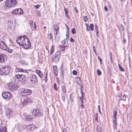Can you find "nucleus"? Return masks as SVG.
<instances>
[{
  "mask_svg": "<svg viewBox=\"0 0 132 132\" xmlns=\"http://www.w3.org/2000/svg\"><path fill=\"white\" fill-rule=\"evenodd\" d=\"M20 81H23L22 82H24V83L26 82V80L25 78L26 77L24 75H20Z\"/></svg>",
  "mask_w": 132,
  "mask_h": 132,
  "instance_id": "obj_18",
  "label": "nucleus"
},
{
  "mask_svg": "<svg viewBox=\"0 0 132 132\" xmlns=\"http://www.w3.org/2000/svg\"><path fill=\"white\" fill-rule=\"evenodd\" d=\"M6 50L9 53H11L12 52V49H10L9 47H7Z\"/></svg>",
  "mask_w": 132,
  "mask_h": 132,
  "instance_id": "obj_31",
  "label": "nucleus"
},
{
  "mask_svg": "<svg viewBox=\"0 0 132 132\" xmlns=\"http://www.w3.org/2000/svg\"><path fill=\"white\" fill-rule=\"evenodd\" d=\"M95 30L96 31V32H98V31L97 29V28L95 29Z\"/></svg>",
  "mask_w": 132,
  "mask_h": 132,
  "instance_id": "obj_58",
  "label": "nucleus"
},
{
  "mask_svg": "<svg viewBox=\"0 0 132 132\" xmlns=\"http://www.w3.org/2000/svg\"><path fill=\"white\" fill-rule=\"evenodd\" d=\"M61 89L63 93H66V88L64 86H62Z\"/></svg>",
  "mask_w": 132,
  "mask_h": 132,
  "instance_id": "obj_24",
  "label": "nucleus"
},
{
  "mask_svg": "<svg viewBox=\"0 0 132 132\" xmlns=\"http://www.w3.org/2000/svg\"><path fill=\"white\" fill-rule=\"evenodd\" d=\"M16 0H7L5 2L6 6L8 8L15 6L16 4Z\"/></svg>",
  "mask_w": 132,
  "mask_h": 132,
  "instance_id": "obj_2",
  "label": "nucleus"
},
{
  "mask_svg": "<svg viewBox=\"0 0 132 132\" xmlns=\"http://www.w3.org/2000/svg\"><path fill=\"white\" fill-rule=\"evenodd\" d=\"M0 132H7L6 127H3L0 128Z\"/></svg>",
  "mask_w": 132,
  "mask_h": 132,
  "instance_id": "obj_27",
  "label": "nucleus"
},
{
  "mask_svg": "<svg viewBox=\"0 0 132 132\" xmlns=\"http://www.w3.org/2000/svg\"><path fill=\"white\" fill-rule=\"evenodd\" d=\"M98 59L100 61V63H101V62H102V59H101L100 58V57L99 56H98Z\"/></svg>",
  "mask_w": 132,
  "mask_h": 132,
  "instance_id": "obj_52",
  "label": "nucleus"
},
{
  "mask_svg": "<svg viewBox=\"0 0 132 132\" xmlns=\"http://www.w3.org/2000/svg\"><path fill=\"white\" fill-rule=\"evenodd\" d=\"M27 37L26 36L24 35L22 36H19L17 37L16 39V42L21 46H22V43L25 38Z\"/></svg>",
  "mask_w": 132,
  "mask_h": 132,
  "instance_id": "obj_8",
  "label": "nucleus"
},
{
  "mask_svg": "<svg viewBox=\"0 0 132 132\" xmlns=\"http://www.w3.org/2000/svg\"><path fill=\"white\" fill-rule=\"evenodd\" d=\"M95 119L97 121H98V118L97 117H95Z\"/></svg>",
  "mask_w": 132,
  "mask_h": 132,
  "instance_id": "obj_63",
  "label": "nucleus"
},
{
  "mask_svg": "<svg viewBox=\"0 0 132 132\" xmlns=\"http://www.w3.org/2000/svg\"><path fill=\"white\" fill-rule=\"evenodd\" d=\"M31 44L28 38L27 37L24 39L23 43L22 46L23 48L26 49L29 48L31 46Z\"/></svg>",
  "mask_w": 132,
  "mask_h": 132,
  "instance_id": "obj_3",
  "label": "nucleus"
},
{
  "mask_svg": "<svg viewBox=\"0 0 132 132\" xmlns=\"http://www.w3.org/2000/svg\"><path fill=\"white\" fill-rule=\"evenodd\" d=\"M81 108H84V106L83 104V101H82V100H81Z\"/></svg>",
  "mask_w": 132,
  "mask_h": 132,
  "instance_id": "obj_43",
  "label": "nucleus"
},
{
  "mask_svg": "<svg viewBox=\"0 0 132 132\" xmlns=\"http://www.w3.org/2000/svg\"><path fill=\"white\" fill-rule=\"evenodd\" d=\"M74 98V94L72 93L70 95V99H73Z\"/></svg>",
  "mask_w": 132,
  "mask_h": 132,
  "instance_id": "obj_34",
  "label": "nucleus"
},
{
  "mask_svg": "<svg viewBox=\"0 0 132 132\" xmlns=\"http://www.w3.org/2000/svg\"><path fill=\"white\" fill-rule=\"evenodd\" d=\"M54 73V75L57 76V75L58 71L57 70V67L56 65L53 66Z\"/></svg>",
  "mask_w": 132,
  "mask_h": 132,
  "instance_id": "obj_20",
  "label": "nucleus"
},
{
  "mask_svg": "<svg viewBox=\"0 0 132 132\" xmlns=\"http://www.w3.org/2000/svg\"><path fill=\"white\" fill-rule=\"evenodd\" d=\"M96 36L97 37H98V32H96Z\"/></svg>",
  "mask_w": 132,
  "mask_h": 132,
  "instance_id": "obj_60",
  "label": "nucleus"
},
{
  "mask_svg": "<svg viewBox=\"0 0 132 132\" xmlns=\"http://www.w3.org/2000/svg\"><path fill=\"white\" fill-rule=\"evenodd\" d=\"M97 72L98 75L100 76V75L101 74V72L98 70H97Z\"/></svg>",
  "mask_w": 132,
  "mask_h": 132,
  "instance_id": "obj_39",
  "label": "nucleus"
},
{
  "mask_svg": "<svg viewBox=\"0 0 132 132\" xmlns=\"http://www.w3.org/2000/svg\"><path fill=\"white\" fill-rule=\"evenodd\" d=\"M36 22H34V29L35 30H36Z\"/></svg>",
  "mask_w": 132,
  "mask_h": 132,
  "instance_id": "obj_49",
  "label": "nucleus"
},
{
  "mask_svg": "<svg viewBox=\"0 0 132 132\" xmlns=\"http://www.w3.org/2000/svg\"><path fill=\"white\" fill-rule=\"evenodd\" d=\"M32 115L34 118L36 117L40 116L41 115L40 111L38 109H34L33 111H31Z\"/></svg>",
  "mask_w": 132,
  "mask_h": 132,
  "instance_id": "obj_9",
  "label": "nucleus"
},
{
  "mask_svg": "<svg viewBox=\"0 0 132 132\" xmlns=\"http://www.w3.org/2000/svg\"><path fill=\"white\" fill-rule=\"evenodd\" d=\"M19 87V85L16 84H9L8 85V88L11 91L16 90Z\"/></svg>",
  "mask_w": 132,
  "mask_h": 132,
  "instance_id": "obj_7",
  "label": "nucleus"
},
{
  "mask_svg": "<svg viewBox=\"0 0 132 132\" xmlns=\"http://www.w3.org/2000/svg\"><path fill=\"white\" fill-rule=\"evenodd\" d=\"M127 96V95H126L124 94L123 98H125V97Z\"/></svg>",
  "mask_w": 132,
  "mask_h": 132,
  "instance_id": "obj_62",
  "label": "nucleus"
},
{
  "mask_svg": "<svg viewBox=\"0 0 132 132\" xmlns=\"http://www.w3.org/2000/svg\"><path fill=\"white\" fill-rule=\"evenodd\" d=\"M34 118V117L31 115H27L24 116V118L27 121H30Z\"/></svg>",
  "mask_w": 132,
  "mask_h": 132,
  "instance_id": "obj_14",
  "label": "nucleus"
},
{
  "mask_svg": "<svg viewBox=\"0 0 132 132\" xmlns=\"http://www.w3.org/2000/svg\"><path fill=\"white\" fill-rule=\"evenodd\" d=\"M26 127L28 129H29L32 131L34 130L35 129V126L33 124H31V125H28V126H27Z\"/></svg>",
  "mask_w": 132,
  "mask_h": 132,
  "instance_id": "obj_17",
  "label": "nucleus"
},
{
  "mask_svg": "<svg viewBox=\"0 0 132 132\" xmlns=\"http://www.w3.org/2000/svg\"><path fill=\"white\" fill-rule=\"evenodd\" d=\"M5 54H4L2 53L0 55V62H3L4 60V57Z\"/></svg>",
  "mask_w": 132,
  "mask_h": 132,
  "instance_id": "obj_21",
  "label": "nucleus"
},
{
  "mask_svg": "<svg viewBox=\"0 0 132 132\" xmlns=\"http://www.w3.org/2000/svg\"><path fill=\"white\" fill-rule=\"evenodd\" d=\"M16 70L17 72H23L24 71V70H23V69L20 68H17Z\"/></svg>",
  "mask_w": 132,
  "mask_h": 132,
  "instance_id": "obj_28",
  "label": "nucleus"
},
{
  "mask_svg": "<svg viewBox=\"0 0 132 132\" xmlns=\"http://www.w3.org/2000/svg\"><path fill=\"white\" fill-rule=\"evenodd\" d=\"M104 10H105L106 11H108V9L107 8V7L106 6H105L104 7Z\"/></svg>",
  "mask_w": 132,
  "mask_h": 132,
  "instance_id": "obj_46",
  "label": "nucleus"
},
{
  "mask_svg": "<svg viewBox=\"0 0 132 132\" xmlns=\"http://www.w3.org/2000/svg\"><path fill=\"white\" fill-rule=\"evenodd\" d=\"M71 31L72 34H75L76 33L75 29V28H73L72 29Z\"/></svg>",
  "mask_w": 132,
  "mask_h": 132,
  "instance_id": "obj_35",
  "label": "nucleus"
},
{
  "mask_svg": "<svg viewBox=\"0 0 132 132\" xmlns=\"http://www.w3.org/2000/svg\"><path fill=\"white\" fill-rule=\"evenodd\" d=\"M62 43L63 45H64L65 44V40H64L62 41Z\"/></svg>",
  "mask_w": 132,
  "mask_h": 132,
  "instance_id": "obj_53",
  "label": "nucleus"
},
{
  "mask_svg": "<svg viewBox=\"0 0 132 132\" xmlns=\"http://www.w3.org/2000/svg\"><path fill=\"white\" fill-rule=\"evenodd\" d=\"M21 92L23 96H27L31 94L32 90L29 89L22 88L21 90Z\"/></svg>",
  "mask_w": 132,
  "mask_h": 132,
  "instance_id": "obj_5",
  "label": "nucleus"
},
{
  "mask_svg": "<svg viewBox=\"0 0 132 132\" xmlns=\"http://www.w3.org/2000/svg\"><path fill=\"white\" fill-rule=\"evenodd\" d=\"M62 99H65V97L64 96V94H62Z\"/></svg>",
  "mask_w": 132,
  "mask_h": 132,
  "instance_id": "obj_50",
  "label": "nucleus"
},
{
  "mask_svg": "<svg viewBox=\"0 0 132 132\" xmlns=\"http://www.w3.org/2000/svg\"><path fill=\"white\" fill-rule=\"evenodd\" d=\"M97 26L95 24V29L97 28Z\"/></svg>",
  "mask_w": 132,
  "mask_h": 132,
  "instance_id": "obj_64",
  "label": "nucleus"
},
{
  "mask_svg": "<svg viewBox=\"0 0 132 132\" xmlns=\"http://www.w3.org/2000/svg\"><path fill=\"white\" fill-rule=\"evenodd\" d=\"M118 66L121 71H124V69L122 67H121V65L120 64H118Z\"/></svg>",
  "mask_w": 132,
  "mask_h": 132,
  "instance_id": "obj_32",
  "label": "nucleus"
},
{
  "mask_svg": "<svg viewBox=\"0 0 132 132\" xmlns=\"http://www.w3.org/2000/svg\"><path fill=\"white\" fill-rule=\"evenodd\" d=\"M40 6V5H37L35 6V8L36 9H38Z\"/></svg>",
  "mask_w": 132,
  "mask_h": 132,
  "instance_id": "obj_45",
  "label": "nucleus"
},
{
  "mask_svg": "<svg viewBox=\"0 0 132 132\" xmlns=\"http://www.w3.org/2000/svg\"><path fill=\"white\" fill-rule=\"evenodd\" d=\"M61 72L62 74H63V69H61Z\"/></svg>",
  "mask_w": 132,
  "mask_h": 132,
  "instance_id": "obj_59",
  "label": "nucleus"
},
{
  "mask_svg": "<svg viewBox=\"0 0 132 132\" xmlns=\"http://www.w3.org/2000/svg\"><path fill=\"white\" fill-rule=\"evenodd\" d=\"M5 113L6 115L9 117H11L13 116L12 111L11 108L6 109Z\"/></svg>",
  "mask_w": 132,
  "mask_h": 132,
  "instance_id": "obj_11",
  "label": "nucleus"
},
{
  "mask_svg": "<svg viewBox=\"0 0 132 132\" xmlns=\"http://www.w3.org/2000/svg\"><path fill=\"white\" fill-rule=\"evenodd\" d=\"M70 41L72 42H73L74 41V40L71 37Z\"/></svg>",
  "mask_w": 132,
  "mask_h": 132,
  "instance_id": "obj_47",
  "label": "nucleus"
},
{
  "mask_svg": "<svg viewBox=\"0 0 132 132\" xmlns=\"http://www.w3.org/2000/svg\"><path fill=\"white\" fill-rule=\"evenodd\" d=\"M36 14L38 16H41V15H40V13L39 11H37L36 13Z\"/></svg>",
  "mask_w": 132,
  "mask_h": 132,
  "instance_id": "obj_40",
  "label": "nucleus"
},
{
  "mask_svg": "<svg viewBox=\"0 0 132 132\" xmlns=\"http://www.w3.org/2000/svg\"><path fill=\"white\" fill-rule=\"evenodd\" d=\"M117 112L116 110H114L113 112V117L114 118L113 120H117Z\"/></svg>",
  "mask_w": 132,
  "mask_h": 132,
  "instance_id": "obj_23",
  "label": "nucleus"
},
{
  "mask_svg": "<svg viewBox=\"0 0 132 132\" xmlns=\"http://www.w3.org/2000/svg\"><path fill=\"white\" fill-rule=\"evenodd\" d=\"M60 57V52L57 51L53 55L52 59V61L53 62L57 63L58 62Z\"/></svg>",
  "mask_w": 132,
  "mask_h": 132,
  "instance_id": "obj_4",
  "label": "nucleus"
},
{
  "mask_svg": "<svg viewBox=\"0 0 132 132\" xmlns=\"http://www.w3.org/2000/svg\"><path fill=\"white\" fill-rule=\"evenodd\" d=\"M75 10L76 11V13H78V11L76 9V7L75 8Z\"/></svg>",
  "mask_w": 132,
  "mask_h": 132,
  "instance_id": "obj_61",
  "label": "nucleus"
},
{
  "mask_svg": "<svg viewBox=\"0 0 132 132\" xmlns=\"http://www.w3.org/2000/svg\"><path fill=\"white\" fill-rule=\"evenodd\" d=\"M54 46L53 45H52L51 48V51L50 52V54L51 55L54 52Z\"/></svg>",
  "mask_w": 132,
  "mask_h": 132,
  "instance_id": "obj_30",
  "label": "nucleus"
},
{
  "mask_svg": "<svg viewBox=\"0 0 132 132\" xmlns=\"http://www.w3.org/2000/svg\"><path fill=\"white\" fill-rule=\"evenodd\" d=\"M52 37V36L51 33L50 34L48 35V38L50 40H51Z\"/></svg>",
  "mask_w": 132,
  "mask_h": 132,
  "instance_id": "obj_38",
  "label": "nucleus"
},
{
  "mask_svg": "<svg viewBox=\"0 0 132 132\" xmlns=\"http://www.w3.org/2000/svg\"><path fill=\"white\" fill-rule=\"evenodd\" d=\"M64 11L65 13V15L68 18H69V15H68V11L67 9L65 8V7L64 8Z\"/></svg>",
  "mask_w": 132,
  "mask_h": 132,
  "instance_id": "obj_26",
  "label": "nucleus"
},
{
  "mask_svg": "<svg viewBox=\"0 0 132 132\" xmlns=\"http://www.w3.org/2000/svg\"><path fill=\"white\" fill-rule=\"evenodd\" d=\"M7 46L3 42H0V47L2 49L6 50Z\"/></svg>",
  "mask_w": 132,
  "mask_h": 132,
  "instance_id": "obj_16",
  "label": "nucleus"
},
{
  "mask_svg": "<svg viewBox=\"0 0 132 132\" xmlns=\"http://www.w3.org/2000/svg\"><path fill=\"white\" fill-rule=\"evenodd\" d=\"M120 29L121 30H124V27L123 26V25H122V24L120 25Z\"/></svg>",
  "mask_w": 132,
  "mask_h": 132,
  "instance_id": "obj_44",
  "label": "nucleus"
},
{
  "mask_svg": "<svg viewBox=\"0 0 132 132\" xmlns=\"http://www.w3.org/2000/svg\"><path fill=\"white\" fill-rule=\"evenodd\" d=\"M20 75L18 74L15 76V77H13V79H14V81L15 82H18L20 81Z\"/></svg>",
  "mask_w": 132,
  "mask_h": 132,
  "instance_id": "obj_15",
  "label": "nucleus"
},
{
  "mask_svg": "<svg viewBox=\"0 0 132 132\" xmlns=\"http://www.w3.org/2000/svg\"><path fill=\"white\" fill-rule=\"evenodd\" d=\"M67 33H69L68 32L69 31V28L68 27L67 28Z\"/></svg>",
  "mask_w": 132,
  "mask_h": 132,
  "instance_id": "obj_57",
  "label": "nucleus"
},
{
  "mask_svg": "<svg viewBox=\"0 0 132 132\" xmlns=\"http://www.w3.org/2000/svg\"><path fill=\"white\" fill-rule=\"evenodd\" d=\"M96 130L98 132H102L101 127L99 126H98L96 128Z\"/></svg>",
  "mask_w": 132,
  "mask_h": 132,
  "instance_id": "obj_25",
  "label": "nucleus"
},
{
  "mask_svg": "<svg viewBox=\"0 0 132 132\" xmlns=\"http://www.w3.org/2000/svg\"><path fill=\"white\" fill-rule=\"evenodd\" d=\"M36 72L38 74L40 78L43 77V75L42 74V72L39 70H37L36 71Z\"/></svg>",
  "mask_w": 132,
  "mask_h": 132,
  "instance_id": "obj_22",
  "label": "nucleus"
},
{
  "mask_svg": "<svg viewBox=\"0 0 132 132\" xmlns=\"http://www.w3.org/2000/svg\"><path fill=\"white\" fill-rule=\"evenodd\" d=\"M109 54H110V58L111 61V62H113V60H112V53L111 52H110Z\"/></svg>",
  "mask_w": 132,
  "mask_h": 132,
  "instance_id": "obj_41",
  "label": "nucleus"
},
{
  "mask_svg": "<svg viewBox=\"0 0 132 132\" xmlns=\"http://www.w3.org/2000/svg\"><path fill=\"white\" fill-rule=\"evenodd\" d=\"M113 125L114 127V129H117V120H113Z\"/></svg>",
  "mask_w": 132,
  "mask_h": 132,
  "instance_id": "obj_19",
  "label": "nucleus"
},
{
  "mask_svg": "<svg viewBox=\"0 0 132 132\" xmlns=\"http://www.w3.org/2000/svg\"><path fill=\"white\" fill-rule=\"evenodd\" d=\"M69 33H66V38H69Z\"/></svg>",
  "mask_w": 132,
  "mask_h": 132,
  "instance_id": "obj_51",
  "label": "nucleus"
},
{
  "mask_svg": "<svg viewBox=\"0 0 132 132\" xmlns=\"http://www.w3.org/2000/svg\"><path fill=\"white\" fill-rule=\"evenodd\" d=\"M21 102L23 106L26 105L29 103L32 102L31 100H21Z\"/></svg>",
  "mask_w": 132,
  "mask_h": 132,
  "instance_id": "obj_13",
  "label": "nucleus"
},
{
  "mask_svg": "<svg viewBox=\"0 0 132 132\" xmlns=\"http://www.w3.org/2000/svg\"><path fill=\"white\" fill-rule=\"evenodd\" d=\"M94 25L93 24L91 23L90 24V28L91 30L93 31L94 29Z\"/></svg>",
  "mask_w": 132,
  "mask_h": 132,
  "instance_id": "obj_33",
  "label": "nucleus"
},
{
  "mask_svg": "<svg viewBox=\"0 0 132 132\" xmlns=\"http://www.w3.org/2000/svg\"><path fill=\"white\" fill-rule=\"evenodd\" d=\"M10 67L6 66L1 68L0 69V73L1 75H7L9 73Z\"/></svg>",
  "mask_w": 132,
  "mask_h": 132,
  "instance_id": "obj_1",
  "label": "nucleus"
},
{
  "mask_svg": "<svg viewBox=\"0 0 132 132\" xmlns=\"http://www.w3.org/2000/svg\"><path fill=\"white\" fill-rule=\"evenodd\" d=\"M86 30L87 31H88L90 30V28L88 26L86 27Z\"/></svg>",
  "mask_w": 132,
  "mask_h": 132,
  "instance_id": "obj_54",
  "label": "nucleus"
},
{
  "mask_svg": "<svg viewBox=\"0 0 132 132\" xmlns=\"http://www.w3.org/2000/svg\"><path fill=\"white\" fill-rule=\"evenodd\" d=\"M54 28L55 31H58L59 30V27L58 26L55 25L54 26Z\"/></svg>",
  "mask_w": 132,
  "mask_h": 132,
  "instance_id": "obj_29",
  "label": "nucleus"
},
{
  "mask_svg": "<svg viewBox=\"0 0 132 132\" xmlns=\"http://www.w3.org/2000/svg\"><path fill=\"white\" fill-rule=\"evenodd\" d=\"M83 18L84 21L85 22H86L88 20L87 17L86 16H84L83 17Z\"/></svg>",
  "mask_w": 132,
  "mask_h": 132,
  "instance_id": "obj_36",
  "label": "nucleus"
},
{
  "mask_svg": "<svg viewBox=\"0 0 132 132\" xmlns=\"http://www.w3.org/2000/svg\"><path fill=\"white\" fill-rule=\"evenodd\" d=\"M30 79L32 82H34V84L37 85L38 83V77L35 75H32L30 76Z\"/></svg>",
  "mask_w": 132,
  "mask_h": 132,
  "instance_id": "obj_12",
  "label": "nucleus"
},
{
  "mask_svg": "<svg viewBox=\"0 0 132 132\" xmlns=\"http://www.w3.org/2000/svg\"><path fill=\"white\" fill-rule=\"evenodd\" d=\"M60 47L61 48V50L62 51H64L65 49V48L64 47H63V46H61L60 45Z\"/></svg>",
  "mask_w": 132,
  "mask_h": 132,
  "instance_id": "obj_37",
  "label": "nucleus"
},
{
  "mask_svg": "<svg viewBox=\"0 0 132 132\" xmlns=\"http://www.w3.org/2000/svg\"><path fill=\"white\" fill-rule=\"evenodd\" d=\"M72 73L74 75H76L77 74V71L75 70H73L72 71Z\"/></svg>",
  "mask_w": 132,
  "mask_h": 132,
  "instance_id": "obj_42",
  "label": "nucleus"
},
{
  "mask_svg": "<svg viewBox=\"0 0 132 132\" xmlns=\"http://www.w3.org/2000/svg\"><path fill=\"white\" fill-rule=\"evenodd\" d=\"M47 77L46 76L45 77V82H46L47 81Z\"/></svg>",
  "mask_w": 132,
  "mask_h": 132,
  "instance_id": "obj_56",
  "label": "nucleus"
},
{
  "mask_svg": "<svg viewBox=\"0 0 132 132\" xmlns=\"http://www.w3.org/2000/svg\"><path fill=\"white\" fill-rule=\"evenodd\" d=\"M12 14H23V11L21 8L16 9L13 10L12 12Z\"/></svg>",
  "mask_w": 132,
  "mask_h": 132,
  "instance_id": "obj_10",
  "label": "nucleus"
},
{
  "mask_svg": "<svg viewBox=\"0 0 132 132\" xmlns=\"http://www.w3.org/2000/svg\"><path fill=\"white\" fill-rule=\"evenodd\" d=\"M56 84H54V89L56 90H57V88L56 87Z\"/></svg>",
  "mask_w": 132,
  "mask_h": 132,
  "instance_id": "obj_48",
  "label": "nucleus"
},
{
  "mask_svg": "<svg viewBox=\"0 0 132 132\" xmlns=\"http://www.w3.org/2000/svg\"><path fill=\"white\" fill-rule=\"evenodd\" d=\"M2 95L4 98L5 99H10L13 98L12 95L9 92H4Z\"/></svg>",
  "mask_w": 132,
  "mask_h": 132,
  "instance_id": "obj_6",
  "label": "nucleus"
},
{
  "mask_svg": "<svg viewBox=\"0 0 132 132\" xmlns=\"http://www.w3.org/2000/svg\"><path fill=\"white\" fill-rule=\"evenodd\" d=\"M33 23V21H30V24L31 26H32Z\"/></svg>",
  "mask_w": 132,
  "mask_h": 132,
  "instance_id": "obj_55",
  "label": "nucleus"
}]
</instances>
